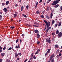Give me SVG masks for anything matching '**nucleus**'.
<instances>
[{
	"mask_svg": "<svg viewBox=\"0 0 62 62\" xmlns=\"http://www.w3.org/2000/svg\"><path fill=\"white\" fill-rule=\"evenodd\" d=\"M15 7H17L18 6V5H17V4L16 5H15Z\"/></svg>",
	"mask_w": 62,
	"mask_h": 62,
	"instance_id": "nucleus-62",
	"label": "nucleus"
},
{
	"mask_svg": "<svg viewBox=\"0 0 62 62\" xmlns=\"http://www.w3.org/2000/svg\"><path fill=\"white\" fill-rule=\"evenodd\" d=\"M44 22H45L46 23V25L47 26V29L49 27V26H50V22H48V24L47 22L45 20H44Z\"/></svg>",
	"mask_w": 62,
	"mask_h": 62,
	"instance_id": "nucleus-1",
	"label": "nucleus"
},
{
	"mask_svg": "<svg viewBox=\"0 0 62 62\" xmlns=\"http://www.w3.org/2000/svg\"><path fill=\"white\" fill-rule=\"evenodd\" d=\"M9 8H9V7L8 6L7 8V9L8 10V9H9Z\"/></svg>",
	"mask_w": 62,
	"mask_h": 62,
	"instance_id": "nucleus-51",
	"label": "nucleus"
},
{
	"mask_svg": "<svg viewBox=\"0 0 62 62\" xmlns=\"http://www.w3.org/2000/svg\"><path fill=\"white\" fill-rule=\"evenodd\" d=\"M3 10L4 12H6V13H7V12L8 11V10L6 8H4Z\"/></svg>",
	"mask_w": 62,
	"mask_h": 62,
	"instance_id": "nucleus-5",
	"label": "nucleus"
},
{
	"mask_svg": "<svg viewBox=\"0 0 62 62\" xmlns=\"http://www.w3.org/2000/svg\"><path fill=\"white\" fill-rule=\"evenodd\" d=\"M15 56L17 58L18 57V54L17 53H16L15 54Z\"/></svg>",
	"mask_w": 62,
	"mask_h": 62,
	"instance_id": "nucleus-9",
	"label": "nucleus"
},
{
	"mask_svg": "<svg viewBox=\"0 0 62 62\" xmlns=\"http://www.w3.org/2000/svg\"><path fill=\"white\" fill-rule=\"evenodd\" d=\"M7 62H10V60H8V59H7L6 61Z\"/></svg>",
	"mask_w": 62,
	"mask_h": 62,
	"instance_id": "nucleus-24",
	"label": "nucleus"
},
{
	"mask_svg": "<svg viewBox=\"0 0 62 62\" xmlns=\"http://www.w3.org/2000/svg\"><path fill=\"white\" fill-rule=\"evenodd\" d=\"M29 8V6L27 5L26 6V8H27V9H28Z\"/></svg>",
	"mask_w": 62,
	"mask_h": 62,
	"instance_id": "nucleus-23",
	"label": "nucleus"
},
{
	"mask_svg": "<svg viewBox=\"0 0 62 62\" xmlns=\"http://www.w3.org/2000/svg\"><path fill=\"white\" fill-rule=\"evenodd\" d=\"M3 52V50L2 49L1 50H0V54L1 53V52Z\"/></svg>",
	"mask_w": 62,
	"mask_h": 62,
	"instance_id": "nucleus-53",
	"label": "nucleus"
},
{
	"mask_svg": "<svg viewBox=\"0 0 62 62\" xmlns=\"http://www.w3.org/2000/svg\"><path fill=\"white\" fill-rule=\"evenodd\" d=\"M36 13L37 14H39V11L38 10L36 11Z\"/></svg>",
	"mask_w": 62,
	"mask_h": 62,
	"instance_id": "nucleus-20",
	"label": "nucleus"
},
{
	"mask_svg": "<svg viewBox=\"0 0 62 62\" xmlns=\"http://www.w3.org/2000/svg\"><path fill=\"white\" fill-rule=\"evenodd\" d=\"M12 49V48L11 47L10 48H9V49H8V50H9V51H10V50H11Z\"/></svg>",
	"mask_w": 62,
	"mask_h": 62,
	"instance_id": "nucleus-39",
	"label": "nucleus"
},
{
	"mask_svg": "<svg viewBox=\"0 0 62 62\" xmlns=\"http://www.w3.org/2000/svg\"><path fill=\"white\" fill-rule=\"evenodd\" d=\"M15 48L16 49H18V47L17 46H16Z\"/></svg>",
	"mask_w": 62,
	"mask_h": 62,
	"instance_id": "nucleus-56",
	"label": "nucleus"
},
{
	"mask_svg": "<svg viewBox=\"0 0 62 62\" xmlns=\"http://www.w3.org/2000/svg\"><path fill=\"white\" fill-rule=\"evenodd\" d=\"M54 55L53 54V55H52L50 57L53 58V57H54Z\"/></svg>",
	"mask_w": 62,
	"mask_h": 62,
	"instance_id": "nucleus-35",
	"label": "nucleus"
},
{
	"mask_svg": "<svg viewBox=\"0 0 62 62\" xmlns=\"http://www.w3.org/2000/svg\"><path fill=\"white\" fill-rule=\"evenodd\" d=\"M33 58L34 59H36V57L35 56H34L33 57Z\"/></svg>",
	"mask_w": 62,
	"mask_h": 62,
	"instance_id": "nucleus-42",
	"label": "nucleus"
},
{
	"mask_svg": "<svg viewBox=\"0 0 62 62\" xmlns=\"http://www.w3.org/2000/svg\"><path fill=\"white\" fill-rule=\"evenodd\" d=\"M1 55L2 57H4L5 55V53H1Z\"/></svg>",
	"mask_w": 62,
	"mask_h": 62,
	"instance_id": "nucleus-8",
	"label": "nucleus"
},
{
	"mask_svg": "<svg viewBox=\"0 0 62 62\" xmlns=\"http://www.w3.org/2000/svg\"><path fill=\"white\" fill-rule=\"evenodd\" d=\"M58 24H55L54 25L55 27H56L57 26Z\"/></svg>",
	"mask_w": 62,
	"mask_h": 62,
	"instance_id": "nucleus-30",
	"label": "nucleus"
},
{
	"mask_svg": "<svg viewBox=\"0 0 62 62\" xmlns=\"http://www.w3.org/2000/svg\"><path fill=\"white\" fill-rule=\"evenodd\" d=\"M47 55V53H46L45 54V57L46 56V55Z\"/></svg>",
	"mask_w": 62,
	"mask_h": 62,
	"instance_id": "nucleus-46",
	"label": "nucleus"
},
{
	"mask_svg": "<svg viewBox=\"0 0 62 62\" xmlns=\"http://www.w3.org/2000/svg\"><path fill=\"white\" fill-rule=\"evenodd\" d=\"M37 39H39V38L40 37V35H39V33L37 34Z\"/></svg>",
	"mask_w": 62,
	"mask_h": 62,
	"instance_id": "nucleus-10",
	"label": "nucleus"
},
{
	"mask_svg": "<svg viewBox=\"0 0 62 62\" xmlns=\"http://www.w3.org/2000/svg\"><path fill=\"white\" fill-rule=\"evenodd\" d=\"M36 24V25H39V24L38 23L35 22L34 23V24Z\"/></svg>",
	"mask_w": 62,
	"mask_h": 62,
	"instance_id": "nucleus-21",
	"label": "nucleus"
},
{
	"mask_svg": "<svg viewBox=\"0 0 62 62\" xmlns=\"http://www.w3.org/2000/svg\"><path fill=\"white\" fill-rule=\"evenodd\" d=\"M47 28V26H46V25H45V28L44 30L45 31L46 30V29Z\"/></svg>",
	"mask_w": 62,
	"mask_h": 62,
	"instance_id": "nucleus-31",
	"label": "nucleus"
},
{
	"mask_svg": "<svg viewBox=\"0 0 62 62\" xmlns=\"http://www.w3.org/2000/svg\"><path fill=\"white\" fill-rule=\"evenodd\" d=\"M14 17H16L17 16V14H15L14 15Z\"/></svg>",
	"mask_w": 62,
	"mask_h": 62,
	"instance_id": "nucleus-19",
	"label": "nucleus"
},
{
	"mask_svg": "<svg viewBox=\"0 0 62 62\" xmlns=\"http://www.w3.org/2000/svg\"><path fill=\"white\" fill-rule=\"evenodd\" d=\"M55 23V21H54V20H53L52 22V24H53Z\"/></svg>",
	"mask_w": 62,
	"mask_h": 62,
	"instance_id": "nucleus-28",
	"label": "nucleus"
},
{
	"mask_svg": "<svg viewBox=\"0 0 62 62\" xmlns=\"http://www.w3.org/2000/svg\"><path fill=\"white\" fill-rule=\"evenodd\" d=\"M46 18H47V19H49L50 18V17H49V16H48L47 15H46Z\"/></svg>",
	"mask_w": 62,
	"mask_h": 62,
	"instance_id": "nucleus-25",
	"label": "nucleus"
},
{
	"mask_svg": "<svg viewBox=\"0 0 62 62\" xmlns=\"http://www.w3.org/2000/svg\"><path fill=\"white\" fill-rule=\"evenodd\" d=\"M59 33V31H58V30H57L56 31V34H58Z\"/></svg>",
	"mask_w": 62,
	"mask_h": 62,
	"instance_id": "nucleus-11",
	"label": "nucleus"
},
{
	"mask_svg": "<svg viewBox=\"0 0 62 62\" xmlns=\"http://www.w3.org/2000/svg\"><path fill=\"white\" fill-rule=\"evenodd\" d=\"M6 5V3H2V6H5Z\"/></svg>",
	"mask_w": 62,
	"mask_h": 62,
	"instance_id": "nucleus-29",
	"label": "nucleus"
},
{
	"mask_svg": "<svg viewBox=\"0 0 62 62\" xmlns=\"http://www.w3.org/2000/svg\"><path fill=\"white\" fill-rule=\"evenodd\" d=\"M61 23L60 22L59 23V24L58 25V26L59 27L61 26Z\"/></svg>",
	"mask_w": 62,
	"mask_h": 62,
	"instance_id": "nucleus-17",
	"label": "nucleus"
},
{
	"mask_svg": "<svg viewBox=\"0 0 62 62\" xmlns=\"http://www.w3.org/2000/svg\"><path fill=\"white\" fill-rule=\"evenodd\" d=\"M39 52L38 51H37L35 53V54H38V53H39Z\"/></svg>",
	"mask_w": 62,
	"mask_h": 62,
	"instance_id": "nucleus-43",
	"label": "nucleus"
},
{
	"mask_svg": "<svg viewBox=\"0 0 62 62\" xmlns=\"http://www.w3.org/2000/svg\"><path fill=\"white\" fill-rule=\"evenodd\" d=\"M59 49H58V50H57V52H59Z\"/></svg>",
	"mask_w": 62,
	"mask_h": 62,
	"instance_id": "nucleus-60",
	"label": "nucleus"
},
{
	"mask_svg": "<svg viewBox=\"0 0 62 62\" xmlns=\"http://www.w3.org/2000/svg\"><path fill=\"white\" fill-rule=\"evenodd\" d=\"M23 6H22L21 8V11H23Z\"/></svg>",
	"mask_w": 62,
	"mask_h": 62,
	"instance_id": "nucleus-13",
	"label": "nucleus"
},
{
	"mask_svg": "<svg viewBox=\"0 0 62 62\" xmlns=\"http://www.w3.org/2000/svg\"><path fill=\"white\" fill-rule=\"evenodd\" d=\"M42 0H40V1L39 2V3H41L42 2Z\"/></svg>",
	"mask_w": 62,
	"mask_h": 62,
	"instance_id": "nucleus-57",
	"label": "nucleus"
},
{
	"mask_svg": "<svg viewBox=\"0 0 62 62\" xmlns=\"http://www.w3.org/2000/svg\"><path fill=\"white\" fill-rule=\"evenodd\" d=\"M50 28H51V27H49L48 28V30H50Z\"/></svg>",
	"mask_w": 62,
	"mask_h": 62,
	"instance_id": "nucleus-47",
	"label": "nucleus"
},
{
	"mask_svg": "<svg viewBox=\"0 0 62 62\" xmlns=\"http://www.w3.org/2000/svg\"><path fill=\"white\" fill-rule=\"evenodd\" d=\"M50 50H51L49 48L48 49V50L46 53H48V54H49V53H50Z\"/></svg>",
	"mask_w": 62,
	"mask_h": 62,
	"instance_id": "nucleus-12",
	"label": "nucleus"
},
{
	"mask_svg": "<svg viewBox=\"0 0 62 62\" xmlns=\"http://www.w3.org/2000/svg\"><path fill=\"white\" fill-rule=\"evenodd\" d=\"M49 30H48V29H47L46 30V32H47L48 31H49Z\"/></svg>",
	"mask_w": 62,
	"mask_h": 62,
	"instance_id": "nucleus-50",
	"label": "nucleus"
},
{
	"mask_svg": "<svg viewBox=\"0 0 62 62\" xmlns=\"http://www.w3.org/2000/svg\"><path fill=\"white\" fill-rule=\"evenodd\" d=\"M54 59L53 58L51 61V62H54Z\"/></svg>",
	"mask_w": 62,
	"mask_h": 62,
	"instance_id": "nucleus-34",
	"label": "nucleus"
},
{
	"mask_svg": "<svg viewBox=\"0 0 62 62\" xmlns=\"http://www.w3.org/2000/svg\"><path fill=\"white\" fill-rule=\"evenodd\" d=\"M60 0H55L53 2V3L52 4V5L53 6H55L57 4H58L59 2H59L60 1Z\"/></svg>",
	"mask_w": 62,
	"mask_h": 62,
	"instance_id": "nucleus-2",
	"label": "nucleus"
},
{
	"mask_svg": "<svg viewBox=\"0 0 62 62\" xmlns=\"http://www.w3.org/2000/svg\"><path fill=\"white\" fill-rule=\"evenodd\" d=\"M46 41L48 43H50L51 42V40L50 39V38H47L46 39Z\"/></svg>",
	"mask_w": 62,
	"mask_h": 62,
	"instance_id": "nucleus-3",
	"label": "nucleus"
},
{
	"mask_svg": "<svg viewBox=\"0 0 62 62\" xmlns=\"http://www.w3.org/2000/svg\"><path fill=\"white\" fill-rule=\"evenodd\" d=\"M53 16V13H51V16H50V18H52Z\"/></svg>",
	"mask_w": 62,
	"mask_h": 62,
	"instance_id": "nucleus-14",
	"label": "nucleus"
},
{
	"mask_svg": "<svg viewBox=\"0 0 62 62\" xmlns=\"http://www.w3.org/2000/svg\"><path fill=\"white\" fill-rule=\"evenodd\" d=\"M20 42L21 43L22 42V39H20Z\"/></svg>",
	"mask_w": 62,
	"mask_h": 62,
	"instance_id": "nucleus-54",
	"label": "nucleus"
},
{
	"mask_svg": "<svg viewBox=\"0 0 62 62\" xmlns=\"http://www.w3.org/2000/svg\"><path fill=\"white\" fill-rule=\"evenodd\" d=\"M62 36V33L60 32L59 33L58 35V37H60L61 38V37Z\"/></svg>",
	"mask_w": 62,
	"mask_h": 62,
	"instance_id": "nucleus-4",
	"label": "nucleus"
},
{
	"mask_svg": "<svg viewBox=\"0 0 62 62\" xmlns=\"http://www.w3.org/2000/svg\"><path fill=\"white\" fill-rule=\"evenodd\" d=\"M52 35H53L54 36V35H55V32H54L53 33H52Z\"/></svg>",
	"mask_w": 62,
	"mask_h": 62,
	"instance_id": "nucleus-37",
	"label": "nucleus"
},
{
	"mask_svg": "<svg viewBox=\"0 0 62 62\" xmlns=\"http://www.w3.org/2000/svg\"><path fill=\"white\" fill-rule=\"evenodd\" d=\"M58 6H59V5H58V4H57L55 6V8H57Z\"/></svg>",
	"mask_w": 62,
	"mask_h": 62,
	"instance_id": "nucleus-26",
	"label": "nucleus"
},
{
	"mask_svg": "<svg viewBox=\"0 0 62 62\" xmlns=\"http://www.w3.org/2000/svg\"><path fill=\"white\" fill-rule=\"evenodd\" d=\"M40 16L42 18H44V16L43 15H41Z\"/></svg>",
	"mask_w": 62,
	"mask_h": 62,
	"instance_id": "nucleus-33",
	"label": "nucleus"
},
{
	"mask_svg": "<svg viewBox=\"0 0 62 62\" xmlns=\"http://www.w3.org/2000/svg\"><path fill=\"white\" fill-rule=\"evenodd\" d=\"M17 60H19V58H17Z\"/></svg>",
	"mask_w": 62,
	"mask_h": 62,
	"instance_id": "nucleus-64",
	"label": "nucleus"
},
{
	"mask_svg": "<svg viewBox=\"0 0 62 62\" xmlns=\"http://www.w3.org/2000/svg\"><path fill=\"white\" fill-rule=\"evenodd\" d=\"M55 48H58V45H56L55 46Z\"/></svg>",
	"mask_w": 62,
	"mask_h": 62,
	"instance_id": "nucleus-15",
	"label": "nucleus"
},
{
	"mask_svg": "<svg viewBox=\"0 0 62 62\" xmlns=\"http://www.w3.org/2000/svg\"><path fill=\"white\" fill-rule=\"evenodd\" d=\"M1 49H2V47L0 46V50H1Z\"/></svg>",
	"mask_w": 62,
	"mask_h": 62,
	"instance_id": "nucleus-63",
	"label": "nucleus"
},
{
	"mask_svg": "<svg viewBox=\"0 0 62 62\" xmlns=\"http://www.w3.org/2000/svg\"><path fill=\"white\" fill-rule=\"evenodd\" d=\"M10 28H11L12 29H14L15 28V27L14 26H10Z\"/></svg>",
	"mask_w": 62,
	"mask_h": 62,
	"instance_id": "nucleus-22",
	"label": "nucleus"
},
{
	"mask_svg": "<svg viewBox=\"0 0 62 62\" xmlns=\"http://www.w3.org/2000/svg\"><path fill=\"white\" fill-rule=\"evenodd\" d=\"M15 14H18V12H15Z\"/></svg>",
	"mask_w": 62,
	"mask_h": 62,
	"instance_id": "nucleus-52",
	"label": "nucleus"
},
{
	"mask_svg": "<svg viewBox=\"0 0 62 62\" xmlns=\"http://www.w3.org/2000/svg\"><path fill=\"white\" fill-rule=\"evenodd\" d=\"M60 8L61 9V10H62V6L60 7Z\"/></svg>",
	"mask_w": 62,
	"mask_h": 62,
	"instance_id": "nucleus-49",
	"label": "nucleus"
},
{
	"mask_svg": "<svg viewBox=\"0 0 62 62\" xmlns=\"http://www.w3.org/2000/svg\"><path fill=\"white\" fill-rule=\"evenodd\" d=\"M37 6H38V5H36V6H35V8H37Z\"/></svg>",
	"mask_w": 62,
	"mask_h": 62,
	"instance_id": "nucleus-61",
	"label": "nucleus"
},
{
	"mask_svg": "<svg viewBox=\"0 0 62 62\" xmlns=\"http://www.w3.org/2000/svg\"><path fill=\"white\" fill-rule=\"evenodd\" d=\"M34 31L35 33H36V34H37V33L38 34H39V31H38V30H35Z\"/></svg>",
	"mask_w": 62,
	"mask_h": 62,
	"instance_id": "nucleus-6",
	"label": "nucleus"
},
{
	"mask_svg": "<svg viewBox=\"0 0 62 62\" xmlns=\"http://www.w3.org/2000/svg\"><path fill=\"white\" fill-rule=\"evenodd\" d=\"M24 17L25 18H26V17H27V16H26V15H25Z\"/></svg>",
	"mask_w": 62,
	"mask_h": 62,
	"instance_id": "nucleus-58",
	"label": "nucleus"
},
{
	"mask_svg": "<svg viewBox=\"0 0 62 62\" xmlns=\"http://www.w3.org/2000/svg\"><path fill=\"white\" fill-rule=\"evenodd\" d=\"M40 42H39V41L37 43V44H39V43Z\"/></svg>",
	"mask_w": 62,
	"mask_h": 62,
	"instance_id": "nucleus-55",
	"label": "nucleus"
},
{
	"mask_svg": "<svg viewBox=\"0 0 62 62\" xmlns=\"http://www.w3.org/2000/svg\"><path fill=\"white\" fill-rule=\"evenodd\" d=\"M18 40H19V39H17V40H16V43H17V42H18Z\"/></svg>",
	"mask_w": 62,
	"mask_h": 62,
	"instance_id": "nucleus-41",
	"label": "nucleus"
},
{
	"mask_svg": "<svg viewBox=\"0 0 62 62\" xmlns=\"http://www.w3.org/2000/svg\"><path fill=\"white\" fill-rule=\"evenodd\" d=\"M2 19V16L1 15H0V20L1 19Z\"/></svg>",
	"mask_w": 62,
	"mask_h": 62,
	"instance_id": "nucleus-40",
	"label": "nucleus"
},
{
	"mask_svg": "<svg viewBox=\"0 0 62 62\" xmlns=\"http://www.w3.org/2000/svg\"><path fill=\"white\" fill-rule=\"evenodd\" d=\"M33 26H34V27H39V26H37L36 25H33Z\"/></svg>",
	"mask_w": 62,
	"mask_h": 62,
	"instance_id": "nucleus-36",
	"label": "nucleus"
},
{
	"mask_svg": "<svg viewBox=\"0 0 62 62\" xmlns=\"http://www.w3.org/2000/svg\"><path fill=\"white\" fill-rule=\"evenodd\" d=\"M38 3H39L38 2H37L36 4V5H38Z\"/></svg>",
	"mask_w": 62,
	"mask_h": 62,
	"instance_id": "nucleus-59",
	"label": "nucleus"
},
{
	"mask_svg": "<svg viewBox=\"0 0 62 62\" xmlns=\"http://www.w3.org/2000/svg\"><path fill=\"white\" fill-rule=\"evenodd\" d=\"M23 37L24 36V34H22V35H21Z\"/></svg>",
	"mask_w": 62,
	"mask_h": 62,
	"instance_id": "nucleus-45",
	"label": "nucleus"
},
{
	"mask_svg": "<svg viewBox=\"0 0 62 62\" xmlns=\"http://www.w3.org/2000/svg\"><path fill=\"white\" fill-rule=\"evenodd\" d=\"M8 4H9V1H7L6 2V5H8Z\"/></svg>",
	"mask_w": 62,
	"mask_h": 62,
	"instance_id": "nucleus-18",
	"label": "nucleus"
},
{
	"mask_svg": "<svg viewBox=\"0 0 62 62\" xmlns=\"http://www.w3.org/2000/svg\"><path fill=\"white\" fill-rule=\"evenodd\" d=\"M34 54H33V53H32V54H31V58L30 59V60H31V61H32V59H33V58H32V57H33V55Z\"/></svg>",
	"mask_w": 62,
	"mask_h": 62,
	"instance_id": "nucleus-7",
	"label": "nucleus"
},
{
	"mask_svg": "<svg viewBox=\"0 0 62 62\" xmlns=\"http://www.w3.org/2000/svg\"><path fill=\"white\" fill-rule=\"evenodd\" d=\"M6 46H4L3 49V51H5L6 50Z\"/></svg>",
	"mask_w": 62,
	"mask_h": 62,
	"instance_id": "nucleus-32",
	"label": "nucleus"
},
{
	"mask_svg": "<svg viewBox=\"0 0 62 62\" xmlns=\"http://www.w3.org/2000/svg\"><path fill=\"white\" fill-rule=\"evenodd\" d=\"M53 58L51 57H50L49 58V59L50 60V61H51V60H52V59Z\"/></svg>",
	"mask_w": 62,
	"mask_h": 62,
	"instance_id": "nucleus-38",
	"label": "nucleus"
},
{
	"mask_svg": "<svg viewBox=\"0 0 62 62\" xmlns=\"http://www.w3.org/2000/svg\"><path fill=\"white\" fill-rule=\"evenodd\" d=\"M46 8V11H48L49 10V9L50 8H49V7H47Z\"/></svg>",
	"mask_w": 62,
	"mask_h": 62,
	"instance_id": "nucleus-16",
	"label": "nucleus"
},
{
	"mask_svg": "<svg viewBox=\"0 0 62 62\" xmlns=\"http://www.w3.org/2000/svg\"><path fill=\"white\" fill-rule=\"evenodd\" d=\"M61 55H62V54H61V53H60L59 54V56H61Z\"/></svg>",
	"mask_w": 62,
	"mask_h": 62,
	"instance_id": "nucleus-44",
	"label": "nucleus"
},
{
	"mask_svg": "<svg viewBox=\"0 0 62 62\" xmlns=\"http://www.w3.org/2000/svg\"><path fill=\"white\" fill-rule=\"evenodd\" d=\"M3 60L2 59H0V62H2Z\"/></svg>",
	"mask_w": 62,
	"mask_h": 62,
	"instance_id": "nucleus-48",
	"label": "nucleus"
},
{
	"mask_svg": "<svg viewBox=\"0 0 62 62\" xmlns=\"http://www.w3.org/2000/svg\"><path fill=\"white\" fill-rule=\"evenodd\" d=\"M18 55H22V53H18Z\"/></svg>",
	"mask_w": 62,
	"mask_h": 62,
	"instance_id": "nucleus-27",
	"label": "nucleus"
}]
</instances>
